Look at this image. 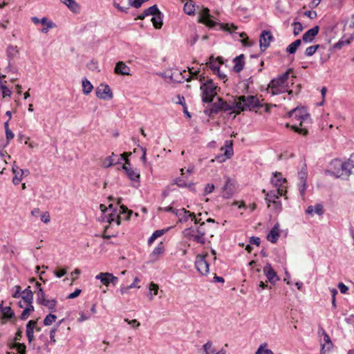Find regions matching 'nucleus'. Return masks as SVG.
<instances>
[{
	"mask_svg": "<svg viewBox=\"0 0 354 354\" xmlns=\"http://www.w3.org/2000/svg\"><path fill=\"white\" fill-rule=\"evenodd\" d=\"M240 100L241 101L242 109L241 111H255L256 113H261L259 111L261 107L263 106V104L259 100L256 95H240Z\"/></svg>",
	"mask_w": 354,
	"mask_h": 354,
	"instance_id": "nucleus-1",
	"label": "nucleus"
},
{
	"mask_svg": "<svg viewBox=\"0 0 354 354\" xmlns=\"http://www.w3.org/2000/svg\"><path fill=\"white\" fill-rule=\"evenodd\" d=\"M109 209H113V212L111 214H109L108 215H104L102 218V221L104 222H107L109 223H112L113 222H115L118 225H120V221L122 218L121 215L116 214L115 210L113 209V204H110L109 205ZM132 214V212L129 210L127 207L124 205L120 206V214H124L125 216L126 219H129L131 216V214Z\"/></svg>",
	"mask_w": 354,
	"mask_h": 354,
	"instance_id": "nucleus-2",
	"label": "nucleus"
},
{
	"mask_svg": "<svg viewBox=\"0 0 354 354\" xmlns=\"http://www.w3.org/2000/svg\"><path fill=\"white\" fill-rule=\"evenodd\" d=\"M348 171L344 162L339 159H335L330 162V169L326 172L335 178H341L347 176Z\"/></svg>",
	"mask_w": 354,
	"mask_h": 354,
	"instance_id": "nucleus-3",
	"label": "nucleus"
},
{
	"mask_svg": "<svg viewBox=\"0 0 354 354\" xmlns=\"http://www.w3.org/2000/svg\"><path fill=\"white\" fill-rule=\"evenodd\" d=\"M216 86L211 79L206 80L205 83H202L201 85V89L203 92V102L210 103L212 102L213 98L216 95Z\"/></svg>",
	"mask_w": 354,
	"mask_h": 354,
	"instance_id": "nucleus-4",
	"label": "nucleus"
},
{
	"mask_svg": "<svg viewBox=\"0 0 354 354\" xmlns=\"http://www.w3.org/2000/svg\"><path fill=\"white\" fill-rule=\"evenodd\" d=\"M198 9L199 15L198 19V23L205 24V26L212 28L216 27V26H221L219 23H217L212 19V16L209 14V10L207 8H199L198 6Z\"/></svg>",
	"mask_w": 354,
	"mask_h": 354,
	"instance_id": "nucleus-5",
	"label": "nucleus"
},
{
	"mask_svg": "<svg viewBox=\"0 0 354 354\" xmlns=\"http://www.w3.org/2000/svg\"><path fill=\"white\" fill-rule=\"evenodd\" d=\"M288 115L292 120H297L300 121V126H302V122L306 121L310 115L306 112V110L304 108H295L288 113Z\"/></svg>",
	"mask_w": 354,
	"mask_h": 354,
	"instance_id": "nucleus-6",
	"label": "nucleus"
},
{
	"mask_svg": "<svg viewBox=\"0 0 354 354\" xmlns=\"http://www.w3.org/2000/svg\"><path fill=\"white\" fill-rule=\"evenodd\" d=\"M274 37L270 30H263L259 37V46L261 51H265L272 41Z\"/></svg>",
	"mask_w": 354,
	"mask_h": 354,
	"instance_id": "nucleus-7",
	"label": "nucleus"
},
{
	"mask_svg": "<svg viewBox=\"0 0 354 354\" xmlns=\"http://www.w3.org/2000/svg\"><path fill=\"white\" fill-rule=\"evenodd\" d=\"M96 96L101 100H109L113 95L109 85L100 84L96 89Z\"/></svg>",
	"mask_w": 354,
	"mask_h": 354,
	"instance_id": "nucleus-8",
	"label": "nucleus"
},
{
	"mask_svg": "<svg viewBox=\"0 0 354 354\" xmlns=\"http://www.w3.org/2000/svg\"><path fill=\"white\" fill-rule=\"evenodd\" d=\"M95 279L100 280L102 283L106 286H109L110 283L115 286L118 281V277L109 272H100L95 276Z\"/></svg>",
	"mask_w": 354,
	"mask_h": 354,
	"instance_id": "nucleus-9",
	"label": "nucleus"
},
{
	"mask_svg": "<svg viewBox=\"0 0 354 354\" xmlns=\"http://www.w3.org/2000/svg\"><path fill=\"white\" fill-rule=\"evenodd\" d=\"M195 267L201 274L209 272V263L205 260V256L198 255L195 261Z\"/></svg>",
	"mask_w": 354,
	"mask_h": 354,
	"instance_id": "nucleus-10",
	"label": "nucleus"
},
{
	"mask_svg": "<svg viewBox=\"0 0 354 354\" xmlns=\"http://www.w3.org/2000/svg\"><path fill=\"white\" fill-rule=\"evenodd\" d=\"M221 151L224 149V156H217L216 159L219 162H224L226 159L230 158L233 155V147L232 142L230 140H226L225 142V148L222 147Z\"/></svg>",
	"mask_w": 354,
	"mask_h": 354,
	"instance_id": "nucleus-11",
	"label": "nucleus"
},
{
	"mask_svg": "<svg viewBox=\"0 0 354 354\" xmlns=\"http://www.w3.org/2000/svg\"><path fill=\"white\" fill-rule=\"evenodd\" d=\"M205 223L202 222L199 226L195 228L196 235L194 237V241L200 244L205 243V235L206 230L205 229Z\"/></svg>",
	"mask_w": 354,
	"mask_h": 354,
	"instance_id": "nucleus-12",
	"label": "nucleus"
},
{
	"mask_svg": "<svg viewBox=\"0 0 354 354\" xmlns=\"http://www.w3.org/2000/svg\"><path fill=\"white\" fill-rule=\"evenodd\" d=\"M263 273L267 277L268 280L272 284H274L279 280L276 272L274 270L270 263H267L263 268Z\"/></svg>",
	"mask_w": 354,
	"mask_h": 354,
	"instance_id": "nucleus-13",
	"label": "nucleus"
},
{
	"mask_svg": "<svg viewBox=\"0 0 354 354\" xmlns=\"http://www.w3.org/2000/svg\"><path fill=\"white\" fill-rule=\"evenodd\" d=\"M122 169H124L129 178V179L132 181L139 182L140 181V174L136 169H133L131 165H124L122 167Z\"/></svg>",
	"mask_w": 354,
	"mask_h": 354,
	"instance_id": "nucleus-14",
	"label": "nucleus"
},
{
	"mask_svg": "<svg viewBox=\"0 0 354 354\" xmlns=\"http://www.w3.org/2000/svg\"><path fill=\"white\" fill-rule=\"evenodd\" d=\"M319 28L318 26H315L313 28L307 30L302 36V40L304 42L310 43L312 42L315 37L318 34Z\"/></svg>",
	"mask_w": 354,
	"mask_h": 354,
	"instance_id": "nucleus-15",
	"label": "nucleus"
},
{
	"mask_svg": "<svg viewBox=\"0 0 354 354\" xmlns=\"http://www.w3.org/2000/svg\"><path fill=\"white\" fill-rule=\"evenodd\" d=\"M222 104H223V100L218 98V100L212 104L209 109H206L205 113L206 115H212L217 114L220 111H222Z\"/></svg>",
	"mask_w": 354,
	"mask_h": 354,
	"instance_id": "nucleus-16",
	"label": "nucleus"
},
{
	"mask_svg": "<svg viewBox=\"0 0 354 354\" xmlns=\"http://www.w3.org/2000/svg\"><path fill=\"white\" fill-rule=\"evenodd\" d=\"M283 192L284 189H277L275 190H272L268 192L266 194V201L268 206H270L271 203H272L274 201H276V199L278 198L279 196L283 195Z\"/></svg>",
	"mask_w": 354,
	"mask_h": 354,
	"instance_id": "nucleus-17",
	"label": "nucleus"
},
{
	"mask_svg": "<svg viewBox=\"0 0 354 354\" xmlns=\"http://www.w3.org/2000/svg\"><path fill=\"white\" fill-rule=\"evenodd\" d=\"M271 178L272 184L277 189H283V184L286 183V178L282 177V174L279 172H275Z\"/></svg>",
	"mask_w": 354,
	"mask_h": 354,
	"instance_id": "nucleus-18",
	"label": "nucleus"
},
{
	"mask_svg": "<svg viewBox=\"0 0 354 354\" xmlns=\"http://www.w3.org/2000/svg\"><path fill=\"white\" fill-rule=\"evenodd\" d=\"M279 237V224L277 223L267 235V239L272 243L277 242Z\"/></svg>",
	"mask_w": 354,
	"mask_h": 354,
	"instance_id": "nucleus-19",
	"label": "nucleus"
},
{
	"mask_svg": "<svg viewBox=\"0 0 354 354\" xmlns=\"http://www.w3.org/2000/svg\"><path fill=\"white\" fill-rule=\"evenodd\" d=\"M12 171L14 174V177L12 178V183L14 185H17L20 183V182L23 179V176L24 174V171L22 169H20L16 165H14L12 168Z\"/></svg>",
	"mask_w": 354,
	"mask_h": 354,
	"instance_id": "nucleus-20",
	"label": "nucleus"
},
{
	"mask_svg": "<svg viewBox=\"0 0 354 354\" xmlns=\"http://www.w3.org/2000/svg\"><path fill=\"white\" fill-rule=\"evenodd\" d=\"M233 183L229 177L226 178L225 185L223 187V196L229 198L233 195Z\"/></svg>",
	"mask_w": 354,
	"mask_h": 354,
	"instance_id": "nucleus-21",
	"label": "nucleus"
},
{
	"mask_svg": "<svg viewBox=\"0 0 354 354\" xmlns=\"http://www.w3.org/2000/svg\"><path fill=\"white\" fill-rule=\"evenodd\" d=\"M165 248L162 242H160L158 245L153 249L152 252L149 254V259L151 262H154L158 259V257L164 252Z\"/></svg>",
	"mask_w": 354,
	"mask_h": 354,
	"instance_id": "nucleus-22",
	"label": "nucleus"
},
{
	"mask_svg": "<svg viewBox=\"0 0 354 354\" xmlns=\"http://www.w3.org/2000/svg\"><path fill=\"white\" fill-rule=\"evenodd\" d=\"M115 73L118 75H130V68L123 62H118L115 67Z\"/></svg>",
	"mask_w": 354,
	"mask_h": 354,
	"instance_id": "nucleus-23",
	"label": "nucleus"
},
{
	"mask_svg": "<svg viewBox=\"0 0 354 354\" xmlns=\"http://www.w3.org/2000/svg\"><path fill=\"white\" fill-rule=\"evenodd\" d=\"M192 216L194 217V213L190 212L185 208H181L180 212L177 216L178 222L181 223H186L192 218Z\"/></svg>",
	"mask_w": 354,
	"mask_h": 354,
	"instance_id": "nucleus-24",
	"label": "nucleus"
},
{
	"mask_svg": "<svg viewBox=\"0 0 354 354\" xmlns=\"http://www.w3.org/2000/svg\"><path fill=\"white\" fill-rule=\"evenodd\" d=\"M233 62L234 63V71L236 73L241 72L244 68V55L241 54L234 57Z\"/></svg>",
	"mask_w": 354,
	"mask_h": 354,
	"instance_id": "nucleus-25",
	"label": "nucleus"
},
{
	"mask_svg": "<svg viewBox=\"0 0 354 354\" xmlns=\"http://www.w3.org/2000/svg\"><path fill=\"white\" fill-rule=\"evenodd\" d=\"M24 302L27 304H32L33 300V293L30 289V286L26 288L22 292L21 296Z\"/></svg>",
	"mask_w": 354,
	"mask_h": 354,
	"instance_id": "nucleus-26",
	"label": "nucleus"
},
{
	"mask_svg": "<svg viewBox=\"0 0 354 354\" xmlns=\"http://www.w3.org/2000/svg\"><path fill=\"white\" fill-rule=\"evenodd\" d=\"M162 17L163 15L160 11L158 13L156 14L151 18V21L155 28L160 29L162 26Z\"/></svg>",
	"mask_w": 354,
	"mask_h": 354,
	"instance_id": "nucleus-27",
	"label": "nucleus"
},
{
	"mask_svg": "<svg viewBox=\"0 0 354 354\" xmlns=\"http://www.w3.org/2000/svg\"><path fill=\"white\" fill-rule=\"evenodd\" d=\"M324 333V340L326 344L322 345L320 354H325V348L327 347V350H330L333 346V343L330 341L329 335L325 332L324 329H322Z\"/></svg>",
	"mask_w": 354,
	"mask_h": 354,
	"instance_id": "nucleus-28",
	"label": "nucleus"
},
{
	"mask_svg": "<svg viewBox=\"0 0 354 354\" xmlns=\"http://www.w3.org/2000/svg\"><path fill=\"white\" fill-rule=\"evenodd\" d=\"M184 12L188 15H194L196 8L195 3L192 0H189L184 5Z\"/></svg>",
	"mask_w": 354,
	"mask_h": 354,
	"instance_id": "nucleus-29",
	"label": "nucleus"
},
{
	"mask_svg": "<svg viewBox=\"0 0 354 354\" xmlns=\"http://www.w3.org/2000/svg\"><path fill=\"white\" fill-rule=\"evenodd\" d=\"M230 106L232 107V111L236 114H239L242 112L241 101L240 100V96L236 97L230 104Z\"/></svg>",
	"mask_w": 354,
	"mask_h": 354,
	"instance_id": "nucleus-30",
	"label": "nucleus"
},
{
	"mask_svg": "<svg viewBox=\"0 0 354 354\" xmlns=\"http://www.w3.org/2000/svg\"><path fill=\"white\" fill-rule=\"evenodd\" d=\"M60 1L66 5L73 12H78L80 6L74 0H60Z\"/></svg>",
	"mask_w": 354,
	"mask_h": 354,
	"instance_id": "nucleus-31",
	"label": "nucleus"
},
{
	"mask_svg": "<svg viewBox=\"0 0 354 354\" xmlns=\"http://www.w3.org/2000/svg\"><path fill=\"white\" fill-rule=\"evenodd\" d=\"M344 162L347 170H348L347 176H349L351 174H354V153L350 156L347 161Z\"/></svg>",
	"mask_w": 354,
	"mask_h": 354,
	"instance_id": "nucleus-32",
	"label": "nucleus"
},
{
	"mask_svg": "<svg viewBox=\"0 0 354 354\" xmlns=\"http://www.w3.org/2000/svg\"><path fill=\"white\" fill-rule=\"evenodd\" d=\"M203 349L205 354H225L223 350L216 351L213 347L210 342H207L203 345Z\"/></svg>",
	"mask_w": 354,
	"mask_h": 354,
	"instance_id": "nucleus-33",
	"label": "nucleus"
},
{
	"mask_svg": "<svg viewBox=\"0 0 354 354\" xmlns=\"http://www.w3.org/2000/svg\"><path fill=\"white\" fill-rule=\"evenodd\" d=\"M57 303V301L55 299H46L41 305L44 306L51 312H55Z\"/></svg>",
	"mask_w": 354,
	"mask_h": 354,
	"instance_id": "nucleus-34",
	"label": "nucleus"
},
{
	"mask_svg": "<svg viewBox=\"0 0 354 354\" xmlns=\"http://www.w3.org/2000/svg\"><path fill=\"white\" fill-rule=\"evenodd\" d=\"M307 214H313L315 212L317 215H322L323 212V206L321 204H317L315 206L310 205L306 209Z\"/></svg>",
	"mask_w": 354,
	"mask_h": 354,
	"instance_id": "nucleus-35",
	"label": "nucleus"
},
{
	"mask_svg": "<svg viewBox=\"0 0 354 354\" xmlns=\"http://www.w3.org/2000/svg\"><path fill=\"white\" fill-rule=\"evenodd\" d=\"M168 231V229L166 230H156L151 236L148 239V244L151 245L153 241L158 237L162 236L166 232Z\"/></svg>",
	"mask_w": 354,
	"mask_h": 354,
	"instance_id": "nucleus-36",
	"label": "nucleus"
},
{
	"mask_svg": "<svg viewBox=\"0 0 354 354\" xmlns=\"http://www.w3.org/2000/svg\"><path fill=\"white\" fill-rule=\"evenodd\" d=\"M115 156L114 153H112L111 156L105 158L102 162V166L104 168H109L113 166L114 164H120V161H115L113 157Z\"/></svg>",
	"mask_w": 354,
	"mask_h": 354,
	"instance_id": "nucleus-37",
	"label": "nucleus"
},
{
	"mask_svg": "<svg viewBox=\"0 0 354 354\" xmlns=\"http://www.w3.org/2000/svg\"><path fill=\"white\" fill-rule=\"evenodd\" d=\"M82 91L85 95L89 94L92 91L93 86L92 84L90 82V81H88L86 78L82 80Z\"/></svg>",
	"mask_w": 354,
	"mask_h": 354,
	"instance_id": "nucleus-38",
	"label": "nucleus"
},
{
	"mask_svg": "<svg viewBox=\"0 0 354 354\" xmlns=\"http://www.w3.org/2000/svg\"><path fill=\"white\" fill-rule=\"evenodd\" d=\"M183 234L186 239L194 241V237L196 235L195 228L194 227L185 228L183 231Z\"/></svg>",
	"mask_w": 354,
	"mask_h": 354,
	"instance_id": "nucleus-39",
	"label": "nucleus"
},
{
	"mask_svg": "<svg viewBox=\"0 0 354 354\" xmlns=\"http://www.w3.org/2000/svg\"><path fill=\"white\" fill-rule=\"evenodd\" d=\"M269 88L270 89V93L274 95L283 93L287 90V88H286V87H281V86L279 87L277 86L270 85V84H269Z\"/></svg>",
	"mask_w": 354,
	"mask_h": 354,
	"instance_id": "nucleus-40",
	"label": "nucleus"
},
{
	"mask_svg": "<svg viewBox=\"0 0 354 354\" xmlns=\"http://www.w3.org/2000/svg\"><path fill=\"white\" fill-rule=\"evenodd\" d=\"M34 311V306L32 304H28V306L23 310L20 319L26 320L29 317L30 313Z\"/></svg>",
	"mask_w": 354,
	"mask_h": 354,
	"instance_id": "nucleus-41",
	"label": "nucleus"
},
{
	"mask_svg": "<svg viewBox=\"0 0 354 354\" xmlns=\"http://www.w3.org/2000/svg\"><path fill=\"white\" fill-rule=\"evenodd\" d=\"M11 348H15L19 354H26V346L23 343L13 342Z\"/></svg>",
	"mask_w": 354,
	"mask_h": 354,
	"instance_id": "nucleus-42",
	"label": "nucleus"
},
{
	"mask_svg": "<svg viewBox=\"0 0 354 354\" xmlns=\"http://www.w3.org/2000/svg\"><path fill=\"white\" fill-rule=\"evenodd\" d=\"M37 295V303L41 304L46 299V295L42 288H39L38 290L35 291Z\"/></svg>",
	"mask_w": 354,
	"mask_h": 354,
	"instance_id": "nucleus-43",
	"label": "nucleus"
},
{
	"mask_svg": "<svg viewBox=\"0 0 354 354\" xmlns=\"http://www.w3.org/2000/svg\"><path fill=\"white\" fill-rule=\"evenodd\" d=\"M1 313L7 319H12L15 317L14 311L10 306H5L3 309H1Z\"/></svg>",
	"mask_w": 354,
	"mask_h": 354,
	"instance_id": "nucleus-44",
	"label": "nucleus"
},
{
	"mask_svg": "<svg viewBox=\"0 0 354 354\" xmlns=\"http://www.w3.org/2000/svg\"><path fill=\"white\" fill-rule=\"evenodd\" d=\"M56 319H57V316L55 315L50 313L48 315H46V317L44 318V322H43L44 325L50 326L53 322H55Z\"/></svg>",
	"mask_w": 354,
	"mask_h": 354,
	"instance_id": "nucleus-45",
	"label": "nucleus"
},
{
	"mask_svg": "<svg viewBox=\"0 0 354 354\" xmlns=\"http://www.w3.org/2000/svg\"><path fill=\"white\" fill-rule=\"evenodd\" d=\"M160 10L158 9V6L156 5H153L147 9L145 10V15H155L156 14L158 13Z\"/></svg>",
	"mask_w": 354,
	"mask_h": 354,
	"instance_id": "nucleus-46",
	"label": "nucleus"
},
{
	"mask_svg": "<svg viewBox=\"0 0 354 354\" xmlns=\"http://www.w3.org/2000/svg\"><path fill=\"white\" fill-rule=\"evenodd\" d=\"M0 88L1 90L2 97H10L11 95V91L3 84V81H0Z\"/></svg>",
	"mask_w": 354,
	"mask_h": 354,
	"instance_id": "nucleus-47",
	"label": "nucleus"
},
{
	"mask_svg": "<svg viewBox=\"0 0 354 354\" xmlns=\"http://www.w3.org/2000/svg\"><path fill=\"white\" fill-rule=\"evenodd\" d=\"M319 47L320 45L319 44L308 47L305 50V55L308 57L313 55Z\"/></svg>",
	"mask_w": 354,
	"mask_h": 354,
	"instance_id": "nucleus-48",
	"label": "nucleus"
},
{
	"mask_svg": "<svg viewBox=\"0 0 354 354\" xmlns=\"http://www.w3.org/2000/svg\"><path fill=\"white\" fill-rule=\"evenodd\" d=\"M307 172H306V167L304 165L302 167L301 170L298 172V178L299 179V181L304 182L306 181L307 178Z\"/></svg>",
	"mask_w": 354,
	"mask_h": 354,
	"instance_id": "nucleus-49",
	"label": "nucleus"
},
{
	"mask_svg": "<svg viewBox=\"0 0 354 354\" xmlns=\"http://www.w3.org/2000/svg\"><path fill=\"white\" fill-rule=\"evenodd\" d=\"M266 346V344H261L256 351V354H274L272 350L268 348H264Z\"/></svg>",
	"mask_w": 354,
	"mask_h": 354,
	"instance_id": "nucleus-50",
	"label": "nucleus"
},
{
	"mask_svg": "<svg viewBox=\"0 0 354 354\" xmlns=\"http://www.w3.org/2000/svg\"><path fill=\"white\" fill-rule=\"evenodd\" d=\"M292 26H294L293 34L297 36L302 31L303 26L300 22H294Z\"/></svg>",
	"mask_w": 354,
	"mask_h": 354,
	"instance_id": "nucleus-51",
	"label": "nucleus"
},
{
	"mask_svg": "<svg viewBox=\"0 0 354 354\" xmlns=\"http://www.w3.org/2000/svg\"><path fill=\"white\" fill-rule=\"evenodd\" d=\"M189 75L188 77H186L185 80L187 82H190L192 78H197V76L200 72L199 70L194 71V68H189Z\"/></svg>",
	"mask_w": 354,
	"mask_h": 354,
	"instance_id": "nucleus-52",
	"label": "nucleus"
},
{
	"mask_svg": "<svg viewBox=\"0 0 354 354\" xmlns=\"http://www.w3.org/2000/svg\"><path fill=\"white\" fill-rule=\"evenodd\" d=\"M175 184L177 185L179 187H190L192 184L188 185L183 178H177L175 180Z\"/></svg>",
	"mask_w": 354,
	"mask_h": 354,
	"instance_id": "nucleus-53",
	"label": "nucleus"
},
{
	"mask_svg": "<svg viewBox=\"0 0 354 354\" xmlns=\"http://www.w3.org/2000/svg\"><path fill=\"white\" fill-rule=\"evenodd\" d=\"M270 85H274V86H281V87H286L287 88V85L285 82H283L279 78V77L277 78H275V79H273L272 80H271V82H270Z\"/></svg>",
	"mask_w": 354,
	"mask_h": 354,
	"instance_id": "nucleus-54",
	"label": "nucleus"
},
{
	"mask_svg": "<svg viewBox=\"0 0 354 354\" xmlns=\"http://www.w3.org/2000/svg\"><path fill=\"white\" fill-rule=\"evenodd\" d=\"M291 129L297 132V133L299 134H301V135H303V136H306L307 135L308 133V131L306 129H304V128H301V127H298L296 125H292L291 126Z\"/></svg>",
	"mask_w": 354,
	"mask_h": 354,
	"instance_id": "nucleus-55",
	"label": "nucleus"
},
{
	"mask_svg": "<svg viewBox=\"0 0 354 354\" xmlns=\"http://www.w3.org/2000/svg\"><path fill=\"white\" fill-rule=\"evenodd\" d=\"M130 155H131V153L124 152L120 155V158L117 161H120V163L121 162V161H124L125 162L124 165H126L127 166L131 165L130 162L128 159V156H129Z\"/></svg>",
	"mask_w": 354,
	"mask_h": 354,
	"instance_id": "nucleus-56",
	"label": "nucleus"
},
{
	"mask_svg": "<svg viewBox=\"0 0 354 354\" xmlns=\"http://www.w3.org/2000/svg\"><path fill=\"white\" fill-rule=\"evenodd\" d=\"M7 53L9 57H14L18 53L17 46H9L7 50Z\"/></svg>",
	"mask_w": 354,
	"mask_h": 354,
	"instance_id": "nucleus-57",
	"label": "nucleus"
},
{
	"mask_svg": "<svg viewBox=\"0 0 354 354\" xmlns=\"http://www.w3.org/2000/svg\"><path fill=\"white\" fill-rule=\"evenodd\" d=\"M298 187H299V190L300 194L302 196H304L305 194L306 190V187H307L306 181H304V182L299 181V183H298Z\"/></svg>",
	"mask_w": 354,
	"mask_h": 354,
	"instance_id": "nucleus-58",
	"label": "nucleus"
},
{
	"mask_svg": "<svg viewBox=\"0 0 354 354\" xmlns=\"http://www.w3.org/2000/svg\"><path fill=\"white\" fill-rule=\"evenodd\" d=\"M66 272H67L66 268H59L57 270H54V272H53L54 274L58 278H61L62 277L65 275L66 274Z\"/></svg>",
	"mask_w": 354,
	"mask_h": 354,
	"instance_id": "nucleus-59",
	"label": "nucleus"
},
{
	"mask_svg": "<svg viewBox=\"0 0 354 354\" xmlns=\"http://www.w3.org/2000/svg\"><path fill=\"white\" fill-rule=\"evenodd\" d=\"M80 317L78 318V322H84V321L88 319L91 317V314H89L88 312H86V313L81 312L80 313Z\"/></svg>",
	"mask_w": 354,
	"mask_h": 354,
	"instance_id": "nucleus-60",
	"label": "nucleus"
},
{
	"mask_svg": "<svg viewBox=\"0 0 354 354\" xmlns=\"http://www.w3.org/2000/svg\"><path fill=\"white\" fill-rule=\"evenodd\" d=\"M209 67L213 71L219 73V68H220L219 64L216 63V62H214V61L209 62Z\"/></svg>",
	"mask_w": 354,
	"mask_h": 354,
	"instance_id": "nucleus-61",
	"label": "nucleus"
},
{
	"mask_svg": "<svg viewBox=\"0 0 354 354\" xmlns=\"http://www.w3.org/2000/svg\"><path fill=\"white\" fill-rule=\"evenodd\" d=\"M55 24L52 21H50L47 23V26H46V27H44L41 30V32L43 33H47L48 32L49 29L55 27Z\"/></svg>",
	"mask_w": 354,
	"mask_h": 354,
	"instance_id": "nucleus-62",
	"label": "nucleus"
},
{
	"mask_svg": "<svg viewBox=\"0 0 354 354\" xmlns=\"http://www.w3.org/2000/svg\"><path fill=\"white\" fill-rule=\"evenodd\" d=\"M349 44L348 41L339 40V41H337V43H335L333 45V48L340 49L342 48L343 46H344L345 44Z\"/></svg>",
	"mask_w": 354,
	"mask_h": 354,
	"instance_id": "nucleus-63",
	"label": "nucleus"
},
{
	"mask_svg": "<svg viewBox=\"0 0 354 354\" xmlns=\"http://www.w3.org/2000/svg\"><path fill=\"white\" fill-rule=\"evenodd\" d=\"M149 290L153 292L154 295H158V286L153 282L149 284Z\"/></svg>",
	"mask_w": 354,
	"mask_h": 354,
	"instance_id": "nucleus-64",
	"label": "nucleus"
}]
</instances>
